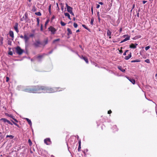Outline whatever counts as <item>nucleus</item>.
<instances>
[{
    "label": "nucleus",
    "instance_id": "20",
    "mask_svg": "<svg viewBox=\"0 0 157 157\" xmlns=\"http://www.w3.org/2000/svg\"><path fill=\"white\" fill-rule=\"evenodd\" d=\"M64 15H65V16L67 17L69 19H70V20L71 19V18L70 17V15L68 13H64Z\"/></svg>",
    "mask_w": 157,
    "mask_h": 157
},
{
    "label": "nucleus",
    "instance_id": "63",
    "mask_svg": "<svg viewBox=\"0 0 157 157\" xmlns=\"http://www.w3.org/2000/svg\"><path fill=\"white\" fill-rule=\"evenodd\" d=\"M48 23V21L46 22L45 24H46Z\"/></svg>",
    "mask_w": 157,
    "mask_h": 157
},
{
    "label": "nucleus",
    "instance_id": "25",
    "mask_svg": "<svg viewBox=\"0 0 157 157\" xmlns=\"http://www.w3.org/2000/svg\"><path fill=\"white\" fill-rule=\"evenodd\" d=\"M60 24L61 25L63 26H64L66 25V23L63 22L62 21H61L60 22Z\"/></svg>",
    "mask_w": 157,
    "mask_h": 157
},
{
    "label": "nucleus",
    "instance_id": "43",
    "mask_svg": "<svg viewBox=\"0 0 157 157\" xmlns=\"http://www.w3.org/2000/svg\"><path fill=\"white\" fill-rule=\"evenodd\" d=\"M81 146L79 145L78 147V151H79V150L81 149Z\"/></svg>",
    "mask_w": 157,
    "mask_h": 157
},
{
    "label": "nucleus",
    "instance_id": "49",
    "mask_svg": "<svg viewBox=\"0 0 157 157\" xmlns=\"http://www.w3.org/2000/svg\"><path fill=\"white\" fill-rule=\"evenodd\" d=\"M32 10L35 11V7H33V8Z\"/></svg>",
    "mask_w": 157,
    "mask_h": 157
},
{
    "label": "nucleus",
    "instance_id": "29",
    "mask_svg": "<svg viewBox=\"0 0 157 157\" xmlns=\"http://www.w3.org/2000/svg\"><path fill=\"white\" fill-rule=\"evenodd\" d=\"M28 142L29 144V145L31 146L32 144V142L30 139L28 140Z\"/></svg>",
    "mask_w": 157,
    "mask_h": 157
},
{
    "label": "nucleus",
    "instance_id": "23",
    "mask_svg": "<svg viewBox=\"0 0 157 157\" xmlns=\"http://www.w3.org/2000/svg\"><path fill=\"white\" fill-rule=\"evenodd\" d=\"M35 14L37 16H40L41 15V13L40 12H36L35 13Z\"/></svg>",
    "mask_w": 157,
    "mask_h": 157
},
{
    "label": "nucleus",
    "instance_id": "15",
    "mask_svg": "<svg viewBox=\"0 0 157 157\" xmlns=\"http://www.w3.org/2000/svg\"><path fill=\"white\" fill-rule=\"evenodd\" d=\"M67 11L70 13L72 11V8L70 6H69L67 8Z\"/></svg>",
    "mask_w": 157,
    "mask_h": 157
},
{
    "label": "nucleus",
    "instance_id": "7",
    "mask_svg": "<svg viewBox=\"0 0 157 157\" xmlns=\"http://www.w3.org/2000/svg\"><path fill=\"white\" fill-rule=\"evenodd\" d=\"M127 78L133 84H134L135 83V79L132 78H130L128 77H127Z\"/></svg>",
    "mask_w": 157,
    "mask_h": 157
},
{
    "label": "nucleus",
    "instance_id": "26",
    "mask_svg": "<svg viewBox=\"0 0 157 157\" xmlns=\"http://www.w3.org/2000/svg\"><path fill=\"white\" fill-rule=\"evenodd\" d=\"M60 39H57L53 41V43H54L58 41H59Z\"/></svg>",
    "mask_w": 157,
    "mask_h": 157
},
{
    "label": "nucleus",
    "instance_id": "56",
    "mask_svg": "<svg viewBox=\"0 0 157 157\" xmlns=\"http://www.w3.org/2000/svg\"><path fill=\"white\" fill-rule=\"evenodd\" d=\"M78 144H79V145L81 146V141H80L79 142Z\"/></svg>",
    "mask_w": 157,
    "mask_h": 157
},
{
    "label": "nucleus",
    "instance_id": "1",
    "mask_svg": "<svg viewBox=\"0 0 157 157\" xmlns=\"http://www.w3.org/2000/svg\"><path fill=\"white\" fill-rule=\"evenodd\" d=\"M59 88H47L44 86H37L35 89L26 88L24 90L25 92L33 93H51L60 91Z\"/></svg>",
    "mask_w": 157,
    "mask_h": 157
},
{
    "label": "nucleus",
    "instance_id": "19",
    "mask_svg": "<svg viewBox=\"0 0 157 157\" xmlns=\"http://www.w3.org/2000/svg\"><path fill=\"white\" fill-rule=\"evenodd\" d=\"M1 120L3 121L4 122H7L8 123H9L10 121H9V120H7V119H6L5 118H2L1 119Z\"/></svg>",
    "mask_w": 157,
    "mask_h": 157
},
{
    "label": "nucleus",
    "instance_id": "28",
    "mask_svg": "<svg viewBox=\"0 0 157 157\" xmlns=\"http://www.w3.org/2000/svg\"><path fill=\"white\" fill-rule=\"evenodd\" d=\"M145 62L148 63H150V60L149 59H147L145 60Z\"/></svg>",
    "mask_w": 157,
    "mask_h": 157
},
{
    "label": "nucleus",
    "instance_id": "55",
    "mask_svg": "<svg viewBox=\"0 0 157 157\" xmlns=\"http://www.w3.org/2000/svg\"><path fill=\"white\" fill-rule=\"evenodd\" d=\"M8 124H11V125H12V124L10 121L9 122V123Z\"/></svg>",
    "mask_w": 157,
    "mask_h": 157
},
{
    "label": "nucleus",
    "instance_id": "17",
    "mask_svg": "<svg viewBox=\"0 0 157 157\" xmlns=\"http://www.w3.org/2000/svg\"><path fill=\"white\" fill-rule=\"evenodd\" d=\"M118 68L119 69L121 70V71L123 72H124L125 71V69L122 68V67L121 66H118Z\"/></svg>",
    "mask_w": 157,
    "mask_h": 157
},
{
    "label": "nucleus",
    "instance_id": "36",
    "mask_svg": "<svg viewBox=\"0 0 157 157\" xmlns=\"http://www.w3.org/2000/svg\"><path fill=\"white\" fill-rule=\"evenodd\" d=\"M128 50H126V51H125V52H124V53H123V55H124V56H125V55H126V52H128Z\"/></svg>",
    "mask_w": 157,
    "mask_h": 157
},
{
    "label": "nucleus",
    "instance_id": "35",
    "mask_svg": "<svg viewBox=\"0 0 157 157\" xmlns=\"http://www.w3.org/2000/svg\"><path fill=\"white\" fill-rule=\"evenodd\" d=\"M37 25H38L39 23L40 20L38 18L37 19Z\"/></svg>",
    "mask_w": 157,
    "mask_h": 157
},
{
    "label": "nucleus",
    "instance_id": "33",
    "mask_svg": "<svg viewBox=\"0 0 157 157\" xmlns=\"http://www.w3.org/2000/svg\"><path fill=\"white\" fill-rule=\"evenodd\" d=\"M11 121L13 122V124H14L15 125H16L17 127H19V125L18 124H17V123H15L13 121L11 120Z\"/></svg>",
    "mask_w": 157,
    "mask_h": 157
},
{
    "label": "nucleus",
    "instance_id": "53",
    "mask_svg": "<svg viewBox=\"0 0 157 157\" xmlns=\"http://www.w3.org/2000/svg\"><path fill=\"white\" fill-rule=\"evenodd\" d=\"M66 6L67 8L69 6H68V5H67V3L66 4Z\"/></svg>",
    "mask_w": 157,
    "mask_h": 157
},
{
    "label": "nucleus",
    "instance_id": "38",
    "mask_svg": "<svg viewBox=\"0 0 157 157\" xmlns=\"http://www.w3.org/2000/svg\"><path fill=\"white\" fill-rule=\"evenodd\" d=\"M15 122H18V121L15 119L14 118V117H13V118H12Z\"/></svg>",
    "mask_w": 157,
    "mask_h": 157
},
{
    "label": "nucleus",
    "instance_id": "4",
    "mask_svg": "<svg viewBox=\"0 0 157 157\" xmlns=\"http://www.w3.org/2000/svg\"><path fill=\"white\" fill-rule=\"evenodd\" d=\"M44 142L47 145H49L51 143L50 139L49 138L45 139L44 140Z\"/></svg>",
    "mask_w": 157,
    "mask_h": 157
},
{
    "label": "nucleus",
    "instance_id": "48",
    "mask_svg": "<svg viewBox=\"0 0 157 157\" xmlns=\"http://www.w3.org/2000/svg\"><path fill=\"white\" fill-rule=\"evenodd\" d=\"M34 36L33 34H32L29 35V37H32Z\"/></svg>",
    "mask_w": 157,
    "mask_h": 157
},
{
    "label": "nucleus",
    "instance_id": "52",
    "mask_svg": "<svg viewBox=\"0 0 157 157\" xmlns=\"http://www.w3.org/2000/svg\"><path fill=\"white\" fill-rule=\"evenodd\" d=\"M122 31V28H120L119 29V31H120V32H121Z\"/></svg>",
    "mask_w": 157,
    "mask_h": 157
},
{
    "label": "nucleus",
    "instance_id": "2",
    "mask_svg": "<svg viewBox=\"0 0 157 157\" xmlns=\"http://www.w3.org/2000/svg\"><path fill=\"white\" fill-rule=\"evenodd\" d=\"M16 50L17 53L19 55L21 54L23 52V50L19 46L16 48Z\"/></svg>",
    "mask_w": 157,
    "mask_h": 157
},
{
    "label": "nucleus",
    "instance_id": "44",
    "mask_svg": "<svg viewBox=\"0 0 157 157\" xmlns=\"http://www.w3.org/2000/svg\"><path fill=\"white\" fill-rule=\"evenodd\" d=\"M112 113V111L111 110H109V111H108V114H110Z\"/></svg>",
    "mask_w": 157,
    "mask_h": 157
},
{
    "label": "nucleus",
    "instance_id": "62",
    "mask_svg": "<svg viewBox=\"0 0 157 157\" xmlns=\"http://www.w3.org/2000/svg\"><path fill=\"white\" fill-rule=\"evenodd\" d=\"M137 16H138V17H139V13H138L137 14Z\"/></svg>",
    "mask_w": 157,
    "mask_h": 157
},
{
    "label": "nucleus",
    "instance_id": "11",
    "mask_svg": "<svg viewBox=\"0 0 157 157\" xmlns=\"http://www.w3.org/2000/svg\"><path fill=\"white\" fill-rule=\"evenodd\" d=\"M29 37H28V36H27V35H25L24 36V39H25V42L26 43L28 40L29 39Z\"/></svg>",
    "mask_w": 157,
    "mask_h": 157
},
{
    "label": "nucleus",
    "instance_id": "5",
    "mask_svg": "<svg viewBox=\"0 0 157 157\" xmlns=\"http://www.w3.org/2000/svg\"><path fill=\"white\" fill-rule=\"evenodd\" d=\"M126 36H127L126 38H125L121 42V43H123L125 41H126L130 39V36L127 35H124L123 36L125 37Z\"/></svg>",
    "mask_w": 157,
    "mask_h": 157
},
{
    "label": "nucleus",
    "instance_id": "40",
    "mask_svg": "<svg viewBox=\"0 0 157 157\" xmlns=\"http://www.w3.org/2000/svg\"><path fill=\"white\" fill-rule=\"evenodd\" d=\"M97 14L98 17H100L99 12H97Z\"/></svg>",
    "mask_w": 157,
    "mask_h": 157
},
{
    "label": "nucleus",
    "instance_id": "37",
    "mask_svg": "<svg viewBox=\"0 0 157 157\" xmlns=\"http://www.w3.org/2000/svg\"><path fill=\"white\" fill-rule=\"evenodd\" d=\"M8 54L10 55H13V52H12L10 51L9 52Z\"/></svg>",
    "mask_w": 157,
    "mask_h": 157
},
{
    "label": "nucleus",
    "instance_id": "50",
    "mask_svg": "<svg viewBox=\"0 0 157 157\" xmlns=\"http://www.w3.org/2000/svg\"><path fill=\"white\" fill-rule=\"evenodd\" d=\"M147 2V1H143V3L144 4L145 3Z\"/></svg>",
    "mask_w": 157,
    "mask_h": 157
},
{
    "label": "nucleus",
    "instance_id": "13",
    "mask_svg": "<svg viewBox=\"0 0 157 157\" xmlns=\"http://www.w3.org/2000/svg\"><path fill=\"white\" fill-rule=\"evenodd\" d=\"M81 58L84 59L86 63H88V60L87 59L86 57L82 56V57H81Z\"/></svg>",
    "mask_w": 157,
    "mask_h": 157
},
{
    "label": "nucleus",
    "instance_id": "60",
    "mask_svg": "<svg viewBox=\"0 0 157 157\" xmlns=\"http://www.w3.org/2000/svg\"><path fill=\"white\" fill-rule=\"evenodd\" d=\"M8 44H10V45L11 44V43H8Z\"/></svg>",
    "mask_w": 157,
    "mask_h": 157
},
{
    "label": "nucleus",
    "instance_id": "32",
    "mask_svg": "<svg viewBox=\"0 0 157 157\" xmlns=\"http://www.w3.org/2000/svg\"><path fill=\"white\" fill-rule=\"evenodd\" d=\"M94 21V20L93 18H92L91 19V22H90V23L92 25H93V24Z\"/></svg>",
    "mask_w": 157,
    "mask_h": 157
},
{
    "label": "nucleus",
    "instance_id": "22",
    "mask_svg": "<svg viewBox=\"0 0 157 157\" xmlns=\"http://www.w3.org/2000/svg\"><path fill=\"white\" fill-rule=\"evenodd\" d=\"M6 137H9L11 139H13L14 137V136H12V135H7L6 136Z\"/></svg>",
    "mask_w": 157,
    "mask_h": 157
},
{
    "label": "nucleus",
    "instance_id": "30",
    "mask_svg": "<svg viewBox=\"0 0 157 157\" xmlns=\"http://www.w3.org/2000/svg\"><path fill=\"white\" fill-rule=\"evenodd\" d=\"M150 48V47L149 46H147L145 48V49L146 51L147 50L149 49Z\"/></svg>",
    "mask_w": 157,
    "mask_h": 157
},
{
    "label": "nucleus",
    "instance_id": "8",
    "mask_svg": "<svg viewBox=\"0 0 157 157\" xmlns=\"http://www.w3.org/2000/svg\"><path fill=\"white\" fill-rule=\"evenodd\" d=\"M40 43L39 41H36L34 44V45L36 47H38L39 46Z\"/></svg>",
    "mask_w": 157,
    "mask_h": 157
},
{
    "label": "nucleus",
    "instance_id": "6",
    "mask_svg": "<svg viewBox=\"0 0 157 157\" xmlns=\"http://www.w3.org/2000/svg\"><path fill=\"white\" fill-rule=\"evenodd\" d=\"M137 45L138 44H132L130 45L129 47L131 48H135Z\"/></svg>",
    "mask_w": 157,
    "mask_h": 157
},
{
    "label": "nucleus",
    "instance_id": "45",
    "mask_svg": "<svg viewBox=\"0 0 157 157\" xmlns=\"http://www.w3.org/2000/svg\"><path fill=\"white\" fill-rule=\"evenodd\" d=\"M43 56V55H41V56H38V58H41Z\"/></svg>",
    "mask_w": 157,
    "mask_h": 157
},
{
    "label": "nucleus",
    "instance_id": "42",
    "mask_svg": "<svg viewBox=\"0 0 157 157\" xmlns=\"http://www.w3.org/2000/svg\"><path fill=\"white\" fill-rule=\"evenodd\" d=\"M51 5H50L49 7V12L51 10Z\"/></svg>",
    "mask_w": 157,
    "mask_h": 157
},
{
    "label": "nucleus",
    "instance_id": "21",
    "mask_svg": "<svg viewBox=\"0 0 157 157\" xmlns=\"http://www.w3.org/2000/svg\"><path fill=\"white\" fill-rule=\"evenodd\" d=\"M5 115L9 117L12 118H13V117L12 115H10L8 113H5Z\"/></svg>",
    "mask_w": 157,
    "mask_h": 157
},
{
    "label": "nucleus",
    "instance_id": "31",
    "mask_svg": "<svg viewBox=\"0 0 157 157\" xmlns=\"http://www.w3.org/2000/svg\"><path fill=\"white\" fill-rule=\"evenodd\" d=\"M82 26L86 29H88L87 28L85 25H82Z\"/></svg>",
    "mask_w": 157,
    "mask_h": 157
},
{
    "label": "nucleus",
    "instance_id": "24",
    "mask_svg": "<svg viewBox=\"0 0 157 157\" xmlns=\"http://www.w3.org/2000/svg\"><path fill=\"white\" fill-rule=\"evenodd\" d=\"M140 61L139 60H133L131 61L132 63H134V62H140Z\"/></svg>",
    "mask_w": 157,
    "mask_h": 157
},
{
    "label": "nucleus",
    "instance_id": "54",
    "mask_svg": "<svg viewBox=\"0 0 157 157\" xmlns=\"http://www.w3.org/2000/svg\"><path fill=\"white\" fill-rule=\"evenodd\" d=\"M61 10L62 11H63V6H62L61 7Z\"/></svg>",
    "mask_w": 157,
    "mask_h": 157
},
{
    "label": "nucleus",
    "instance_id": "59",
    "mask_svg": "<svg viewBox=\"0 0 157 157\" xmlns=\"http://www.w3.org/2000/svg\"><path fill=\"white\" fill-rule=\"evenodd\" d=\"M98 20H99V21H100V17H98Z\"/></svg>",
    "mask_w": 157,
    "mask_h": 157
},
{
    "label": "nucleus",
    "instance_id": "58",
    "mask_svg": "<svg viewBox=\"0 0 157 157\" xmlns=\"http://www.w3.org/2000/svg\"><path fill=\"white\" fill-rule=\"evenodd\" d=\"M119 52L121 53H122V50H119Z\"/></svg>",
    "mask_w": 157,
    "mask_h": 157
},
{
    "label": "nucleus",
    "instance_id": "39",
    "mask_svg": "<svg viewBox=\"0 0 157 157\" xmlns=\"http://www.w3.org/2000/svg\"><path fill=\"white\" fill-rule=\"evenodd\" d=\"M100 6L99 5V4H97V7H96V8H97V9H98L99 8Z\"/></svg>",
    "mask_w": 157,
    "mask_h": 157
},
{
    "label": "nucleus",
    "instance_id": "64",
    "mask_svg": "<svg viewBox=\"0 0 157 157\" xmlns=\"http://www.w3.org/2000/svg\"><path fill=\"white\" fill-rule=\"evenodd\" d=\"M48 43V41L47 40L46 41V44H47Z\"/></svg>",
    "mask_w": 157,
    "mask_h": 157
},
{
    "label": "nucleus",
    "instance_id": "57",
    "mask_svg": "<svg viewBox=\"0 0 157 157\" xmlns=\"http://www.w3.org/2000/svg\"><path fill=\"white\" fill-rule=\"evenodd\" d=\"M79 31H80L79 30V29H78V30H77L76 31V32L77 33H78V32H79Z\"/></svg>",
    "mask_w": 157,
    "mask_h": 157
},
{
    "label": "nucleus",
    "instance_id": "12",
    "mask_svg": "<svg viewBox=\"0 0 157 157\" xmlns=\"http://www.w3.org/2000/svg\"><path fill=\"white\" fill-rule=\"evenodd\" d=\"M10 36L12 38L14 37V34L13 32L12 31H10L9 33Z\"/></svg>",
    "mask_w": 157,
    "mask_h": 157
},
{
    "label": "nucleus",
    "instance_id": "3",
    "mask_svg": "<svg viewBox=\"0 0 157 157\" xmlns=\"http://www.w3.org/2000/svg\"><path fill=\"white\" fill-rule=\"evenodd\" d=\"M48 29L53 34H54L56 31V30L52 26H50L49 28Z\"/></svg>",
    "mask_w": 157,
    "mask_h": 157
},
{
    "label": "nucleus",
    "instance_id": "61",
    "mask_svg": "<svg viewBox=\"0 0 157 157\" xmlns=\"http://www.w3.org/2000/svg\"><path fill=\"white\" fill-rule=\"evenodd\" d=\"M41 30H42V26H41Z\"/></svg>",
    "mask_w": 157,
    "mask_h": 157
},
{
    "label": "nucleus",
    "instance_id": "10",
    "mask_svg": "<svg viewBox=\"0 0 157 157\" xmlns=\"http://www.w3.org/2000/svg\"><path fill=\"white\" fill-rule=\"evenodd\" d=\"M131 56H132L131 53L130 52V54L128 56H126L125 57L124 59L126 60H128L129 58H130L131 57Z\"/></svg>",
    "mask_w": 157,
    "mask_h": 157
},
{
    "label": "nucleus",
    "instance_id": "27",
    "mask_svg": "<svg viewBox=\"0 0 157 157\" xmlns=\"http://www.w3.org/2000/svg\"><path fill=\"white\" fill-rule=\"evenodd\" d=\"M74 26L75 28H76L78 27V25L77 24L75 23L74 24Z\"/></svg>",
    "mask_w": 157,
    "mask_h": 157
},
{
    "label": "nucleus",
    "instance_id": "47",
    "mask_svg": "<svg viewBox=\"0 0 157 157\" xmlns=\"http://www.w3.org/2000/svg\"><path fill=\"white\" fill-rule=\"evenodd\" d=\"M99 4L101 5H102L103 4V3L101 2H99Z\"/></svg>",
    "mask_w": 157,
    "mask_h": 157
},
{
    "label": "nucleus",
    "instance_id": "51",
    "mask_svg": "<svg viewBox=\"0 0 157 157\" xmlns=\"http://www.w3.org/2000/svg\"><path fill=\"white\" fill-rule=\"evenodd\" d=\"M20 37L21 38H22V39H23V38H24V36H22V35L21 36H20Z\"/></svg>",
    "mask_w": 157,
    "mask_h": 157
},
{
    "label": "nucleus",
    "instance_id": "14",
    "mask_svg": "<svg viewBox=\"0 0 157 157\" xmlns=\"http://www.w3.org/2000/svg\"><path fill=\"white\" fill-rule=\"evenodd\" d=\"M14 29L17 33L19 32V30L18 29V24H17L14 26Z\"/></svg>",
    "mask_w": 157,
    "mask_h": 157
},
{
    "label": "nucleus",
    "instance_id": "46",
    "mask_svg": "<svg viewBox=\"0 0 157 157\" xmlns=\"http://www.w3.org/2000/svg\"><path fill=\"white\" fill-rule=\"evenodd\" d=\"M91 11H92V13L93 14V8L92 7H91Z\"/></svg>",
    "mask_w": 157,
    "mask_h": 157
},
{
    "label": "nucleus",
    "instance_id": "41",
    "mask_svg": "<svg viewBox=\"0 0 157 157\" xmlns=\"http://www.w3.org/2000/svg\"><path fill=\"white\" fill-rule=\"evenodd\" d=\"M71 14L72 15H73V16H74V13H73V12H72V11H71V12H70L69 13Z\"/></svg>",
    "mask_w": 157,
    "mask_h": 157
},
{
    "label": "nucleus",
    "instance_id": "34",
    "mask_svg": "<svg viewBox=\"0 0 157 157\" xmlns=\"http://www.w3.org/2000/svg\"><path fill=\"white\" fill-rule=\"evenodd\" d=\"M9 78L8 77H6V82H7L9 81Z\"/></svg>",
    "mask_w": 157,
    "mask_h": 157
},
{
    "label": "nucleus",
    "instance_id": "9",
    "mask_svg": "<svg viewBox=\"0 0 157 157\" xmlns=\"http://www.w3.org/2000/svg\"><path fill=\"white\" fill-rule=\"evenodd\" d=\"M111 32L109 30H108L107 32V36H109V38L110 39L111 38Z\"/></svg>",
    "mask_w": 157,
    "mask_h": 157
},
{
    "label": "nucleus",
    "instance_id": "18",
    "mask_svg": "<svg viewBox=\"0 0 157 157\" xmlns=\"http://www.w3.org/2000/svg\"><path fill=\"white\" fill-rule=\"evenodd\" d=\"M67 31L68 32V33H67L68 35H69L72 34L71 31L70 29L68 28L67 29Z\"/></svg>",
    "mask_w": 157,
    "mask_h": 157
},
{
    "label": "nucleus",
    "instance_id": "16",
    "mask_svg": "<svg viewBox=\"0 0 157 157\" xmlns=\"http://www.w3.org/2000/svg\"><path fill=\"white\" fill-rule=\"evenodd\" d=\"M25 119L27 121H28V123L31 126L32 125V122L30 120H29V119L28 118H25Z\"/></svg>",
    "mask_w": 157,
    "mask_h": 157
}]
</instances>
